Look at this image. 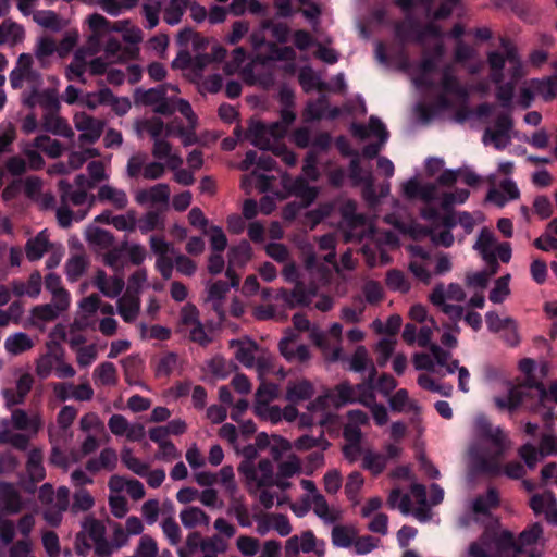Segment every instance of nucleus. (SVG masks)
Returning a JSON list of instances; mask_svg holds the SVG:
<instances>
[{"label":"nucleus","mask_w":557,"mask_h":557,"mask_svg":"<svg viewBox=\"0 0 557 557\" xmlns=\"http://www.w3.org/2000/svg\"><path fill=\"white\" fill-rule=\"evenodd\" d=\"M50 246L47 230L40 231L35 237L29 238L25 245L26 257L29 261H37L42 258Z\"/></svg>","instance_id":"obj_38"},{"label":"nucleus","mask_w":557,"mask_h":557,"mask_svg":"<svg viewBox=\"0 0 557 557\" xmlns=\"http://www.w3.org/2000/svg\"><path fill=\"white\" fill-rule=\"evenodd\" d=\"M473 248L479 251L483 260L490 265L498 267L495 252V237L492 231L486 227L482 228Z\"/></svg>","instance_id":"obj_26"},{"label":"nucleus","mask_w":557,"mask_h":557,"mask_svg":"<svg viewBox=\"0 0 557 557\" xmlns=\"http://www.w3.org/2000/svg\"><path fill=\"white\" fill-rule=\"evenodd\" d=\"M92 379L96 384L114 386L117 383L116 367L110 361L101 362L95 368Z\"/></svg>","instance_id":"obj_47"},{"label":"nucleus","mask_w":557,"mask_h":557,"mask_svg":"<svg viewBox=\"0 0 557 557\" xmlns=\"http://www.w3.org/2000/svg\"><path fill=\"white\" fill-rule=\"evenodd\" d=\"M327 406V399L325 396H319L313 401H311L307 409V412H304L299 416V424L302 428H309L313 424L324 425L326 420L324 418V411Z\"/></svg>","instance_id":"obj_23"},{"label":"nucleus","mask_w":557,"mask_h":557,"mask_svg":"<svg viewBox=\"0 0 557 557\" xmlns=\"http://www.w3.org/2000/svg\"><path fill=\"white\" fill-rule=\"evenodd\" d=\"M512 119L509 113L497 115L493 124L484 132L482 139H511Z\"/></svg>","instance_id":"obj_29"},{"label":"nucleus","mask_w":557,"mask_h":557,"mask_svg":"<svg viewBox=\"0 0 557 557\" xmlns=\"http://www.w3.org/2000/svg\"><path fill=\"white\" fill-rule=\"evenodd\" d=\"M22 102L24 106L34 109L40 107L45 110V114L57 113L60 109V99L55 89H37L32 94H22Z\"/></svg>","instance_id":"obj_13"},{"label":"nucleus","mask_w":557,"mask_h":557,"mask_svg":"<svg viewBox=\"0 0 557 557\" xmlns=\"http://www.w3.org/2000/svg\"><path fill=\"white\" fill-rule=\"evenodd\" d=\"M42 278L38 271L33 272L27 282L22 280H13L10 283L12 293L17 296H28L30 298H37L41 292Z\"/></svg>","instance_id":"obj_25"},{"label":"nucleus","mask_w":557,"mask_h":557,"mask_svg":"<svg viewBox=\"0 0 557 557\" xmlns=\"http://www.w3.org/2000/svg\"><path fill=\"white\" fill-rule=\"evenodd\" d=\"M10 421L3 419L0 424V445H11L13 448L25 451L29 446V436L24 433H12L9 429Z\"/></svg>","instance_id":"obj_33"},{"label":"nucleus","mask_w":557,"mask_h":557,"mask_svg":"<svg viewBox=\"0 0 557 557\" xmlns=\"http://www.w3.org/2000/svg\"><path fill=\"white\" fill-rule=\"evenodd\" d=\"M500 46L504 48L506 55H503L498 51H490L487 53V63L491 69L490 78L494 84H499L503 82L506 61H508L515 67L512 75L513 78L519 76L520 71V60L516 48L506 38L500 39Z\"/></svg>","instance_id":"obj_8"},{"label":"nucleus","mask_w":557,"mask_h":557,"mask_svg":"<svg viewBox=\"0 0 557 557\" xmlns=\"http://www.w3.org/2000/svg\"><path fill=\"white\" fill-rule=\"evenodd\" d=\"M87 260L84 255L72 256L65 264L66 277L70 282H76L86 271Z\"/></svg>","instance_id":"obj_63"},{"label":"nucleus","mask_w":557,"mask_h":557,"mask_svg":"<svg viewBox=\"0 0 557 557\" xmlns=\"http://www.w3.org/2000/svg\"><path fill=\"white\" fill-rule=\"evenodd\" d=\"M313 394L314 387L309 381L289 382L286 389V399L297 404L310 399Z\"/></svg>","instance_id":"obj_42"},{"label":"nucleus","mask_w":557,"mask_h":557,"mask_svg":"<svg viewBox=\"0 0 557 557\" xmlns=\"http://www.w3.org/2000/svg\"><path fill=\"white\" fill-rule=\"evenodd\" d=\"M88 26L92 30L94 35L90 37V40L94 37H100L107 35L111 32H123L126 25L129 24L128 21H117L113 25L101 14L94 13L87 18Z\"/></svg>","instance_id":"obj_27"},{"label":"nucleus","mask_w":557,"mask_h":557,"mask_svg":"<svg viewBox=\"0 0 557 557\" xmlns=\"http://www.w3.org/2000/svg\"><path fill=\"white\" fill-rule=\"evenodd\" d=\"M162 3L159 0H144L141 4V14L145 18L144 26L147 29H153L160 21Z\"/></svg>","instance_id":"obj_55"},{"label":"nucleus","mask_w":557,"mask_h":557,"mask_svg":"<svg viewBox=\"0 0 557 557\" xmlns=\"http://www.w3.org/2000/svg\"><path fill=\"white\" fill-rule=\"evenodd\" d=\"M106 525L102 521L86 517L82 522V530L75 536V552L78 556L86 557L91 545L89 539L94 543L95 554L99 557H110L112 555V545L106 537Z\"/></svg>","instance_id":"obj_5"},{"label":"nucleus","mask_w":557,"mask_h":557,"mask_svg":"<svg viewBox=\"0 0 557 557\" xmlns=\"http://www.w3.org/2000/svg\"><path fill=\"white\" fill-rule=\"evenodd\" d=\"M47 347L49 351L36 361L35 371L40 379H47L52 372L54 362L60 361L63 357V349L59 343L51 342Z\"/></svg>","instance_id":"obj_24"},{"label":"nucleus","mask_w":557,"mask_h":557,"mask_svg":"<svg viewBox=\"0 0 557 557\" xmlns=\"http://www.w3.org/2000/svg\"><path fill=\"white\" fill-rule=\"evenodd\" d=\"M396 37L401 41L413 40L424 46L428 38H440V30L433 25L420 26L416 22L401 23L396 26Z\"/></svg>","instance_id":"obj_12"},{"label":"nucleus","mask_w":557,"mask_h":557,"mask_svg":"<svg viewBox=\"0 0 557 557\" xmlns=\"http://www.w3.org/2000/svg\"><path fill=\"white\" fill-rule=\"evenodd\" d=\"M74 125L82 133L78 139H99L106 123L101 119L81 112L74 115Z\"/></svg>","instance_id":"obj_16"},{"label":"nucleus","mask_w":557,"mask_h":557,"mask_svg":"<svg viewBox=\"0 0 557 557\" xmlns=\"http://www.w3.org/2000/svg\"><path fill=\"white\" fill-rule=\"evenodd\" d=\"M350 132L357 139H388L389 137L386 125L376 115H371L367 124L352 123Z\"/></svg>","instance_id":"obj_15"},{"label":"nucleus","mask_w":557,"mask_h":557,"mask_svg":"<svg viewBox=\"0 0 557 557\" xmlns=\"http://www.w3.org/2000/svg\"><path fill=\"white\" fill-rule=\"evenodd\" d=\"M315 296V289H308L302 283H297L292 292L281 288L276 294V299L282 300L286 307L308 306Z\"/></svg>","instance_id":"obj_18"},{"label":"nucleus","mask_w":557,"mask_h":557,"mask_svg":"<svg viewBox=\"0 0 557 557\" xmlns=\"http://www.w3.org/2000/svg\"><path fill=\"white\" fill-rule=\"evenodd\" d=\"M355 535L352 528L335 525L331 532L332 544L335 547L347 548L352 545Z\"/></svg>","instance_id":"obj_64"},{"label":"nucleus","mask_w":557,"mask_h":557,"mask_svg":"<svg viewBox=\"0 0 557 557\" xmlns=\"http://www.w3.org/2000/svg\"><path fill=\"white\" fill-rule=\"evenodd\" d=\"M180 321L189 332V339L202 347H207L212 343L213 337L209 331L206 330L203 323L199 318V310L193 304L183 306L180 312Z\"/></svg>","instance_id":"obj_10"},{"label":"nucleus","mask_w":557,"mask_h":557,"mask_svg":"<svg viewBox=\"0 0 557 557\" xmlns=\"http://www.w3.org/2000/svg\"><path fill=\"white\" fill-rule=\"evenodd\" d=\"M176 106H174V110L176 109L185 119L187 122L186 129H183L181 132L182 139H197L194 134V128L197 123V117L191 109V106L188 101L184 99H178L175 101Z\"/></svg>","instance_id":"obj_49"},{"label":"nucleus","mask_w":557,"mask_h":557,"mask_svg":"<svg viewBox=\"0 0 557 557\" xmlns=\"http://www.w3.org/2000/svg\"><path fill=\"white\" fill-rule=\"evenodd\" d=\"M139 0H98L100 8L111 16H119L123 12L137 5Z\"/></svg>","instance_id":"obj_62"},{"label":"nucleus","mask_w":557,"mask_h":557,"mask_svg":"<svg viewBox=\"0 0 557 557\" xmlns=\"http://www.w3.org/2000/svg\"><path fill=\"white\" fill-rule=\"evenodd\" d=\"M178 91L177 87L172 85H159L153 88H138L135 91V101L144 106H153L154 111L161 114H171L174 111V101L166 97L168 89Z\"/></svg>","instance_id":"obj_9"},{"label":"nucleus","mask_w":557,"mask_h":557,"mask_svg":"<svg viewBox=\"0 0 557 557\" xmlns=\"http://www.w3.org/2000/svg\"><path fill=\"white\" fill-rule=\"evenodd\" d=\"M341 212L343 219L351 228L364 226L367 223L366 215L357 212V203L354 200H347L342 206Z\"/></svg>","instance_id":"obj_61"},{"label":"nucleus","mask_w":557,"mask_h":557,"mask_svg":"<svg viewBox=\"0 0 557 557\" xmlns=\"http://www.w3.org/2000/svg\"><path fill=\"white\" fill-rule=\"evenodd\" d=\"M440 87L442 92L436 97L432 106L418 103L414 107V113L421 124L430 123L434 117L451 108L448 96L459 101H466L468 99L467 88L459 83L450 65L443 67Z\"/></svg>","instance_id":"obj_3"},{"label":"nucleus","mask_w":557,"mask_h":557,"mask_svg":"<svg viewBox=\"0 0 557 557\" xmlns=\"http://www.w3.org/2000/svg\"><path fill=\"white\" fill-rule=\"evenodd\" d=\"M34 346L33 339L24 332H16L5 338L4 347L12 356L21 355Z\"/></svg>","instance_id":"obj_45"},{"label":"nucleus","mask_w":557,"mask_h":557,"mask_svg":"<svg viewBox=\"0 0 557 557\" xmlns=\"http://www.w3.org/2000/svg\"><path fill=\"white\" fill-rule=\"evenodd\" d=\"M244 460L238 466V472L246 480H257L255 459L258 456V448L255 445H247L243 449Z\"/></svg>","instance_id":"obj_50"},{"label":"nucleus","mask_w":557,"mask_h":557,"mask_svg":"<svg viewBox=\"0 0 557 557\" xmlns=\"http://www.w3.org/2000/svg\"><path fill=\"white\" fill-rule=\"evenodd\" d=\"M300 552L314 553L317 557H324L325 542L318 540L311 530L304 531L300 536H290L285 543V556L297 557Z\"/></svg>","instance_id":"obj_11"},{"label":"nucleus","mask_w":557,"mask_h":557,"mask_svg":"<svg viewBox=\"0 0 557 557\" xmlns=\"http://www.w3.org/2000/svg\"><path fill=\"white\" fill-rule=\"evenodd\" d=\"M227 548V542L220 535L214 534L212 536L205 537L200 550L202 553V557H218V555L224 554Z\"/></svg>","instance_id":"obj_57"},{"label":"nucleus","mask_w":557,"mask_h":557,"mask_svg":"<svg viewBox=\"0 0 557 557\" xmlns=\"http://www.w3.org/2000/svg\"><path fill=\"white\" fill-rule=\"evenodd\" d=\"M499 505V495L495 487H488L485 495H479L472 502V510L475 513L486 515L492 508Z\"/></svg>","instance_id":"obj_52"},{"label":"nucleus","mask_w":557,"mask_h":557,"mask_svg":"<svg viewBox=\"0 0 557 557\" xmlns=\"http://www.w3.org/2000/svg\"><path fill=\"white\" fill-rule=\"evenodd\" d=\"M189 5L188 0H170L163 11V20L170 25H177Z\"/></svg>","instance_id":"obj_53"},{"label":"nucleus","mask_w":557,"mask_h":557,"mask_svg":"<svg viewBox=\"0 0 557 557\" xmlns=\"http://www.w3.org/2000/svg\"><path fill=\"white\" fill-rule=\"evenodd\" d=\"M180 518L183 525L187 529H193L197 525H208L210 522L209 516L199 507H187L180 512Z\"/></svg>","instance_id":"obj_51"},{"label":"nucleus","mask_w":557,"mask_h":557,"mask_svg":"<svg viewBox=\"0 0 557 557\" xmlns=\"http://www.w3.org/2000/svg\"><path fill=\"white\" fill-rule=\"evenodd\" d=\"M361 466L372 475H380L387 466V457L384 454L368 449L363 453Z\"/></svg>","instance_id":"obj_48"},{"label":"nucleus","mask_w":557,"mask_h":557,"mask_svg":"<svg viewBox=\"0 0 557 557\" xmlns=\"http://www.w3.org/2000/svg\"><path fill=\"white\" fill-rule=\"evenodd\" d=\"M34 60L29 53H21L14 67L9 74L10 86L13 89L26 87L22 94H32L42 88V76L33 67Z\"/></svg>","instance_id":"obj_7"},{"label":"nucleus","mask_w":557,"mask_h":557,"mask_svg":"<svg viewBox=\"0 0 557 557\" xmlns=\"http://www.w3.org/2000/svg\"><path fill=\"white\" fill-rule=\"evenodd\" d=\"M11 422L14 429L18 431H30L34 434H36L42 425L39 414L29 417L23 409L12 410Z\"/></svg>","instance_id":"obj_36"},{"label":"nucleus","mask_w":557,"mask_h":557,"mask_svg":"<svg viewBox=\"0 0 557 557\" xmlns=\"http://www.w3.org/2000/svg\"><path fill=\"white\" fill-rule=\"evenodd\" d=\"M250 44L253 50L258 51L263 46L268 47L269 55L267 57L269 60L282 61L293 59L295 57V52L290 47H277L275 44L268 42L265 40V36L263 32H253L250 35Z\"/></svg>","instance_id":"obj_19"},{"label":"nucleus","mask_w":557,"mask_h":557,"mask_svg":"<svg viewBox=\"0 0 557 557\" xmlns=\"http://www.w3.org/2000/svg\"><path fill=\"white\" fill-rule=\"evenodd\" d=\"M364 484L362 474L358 471L351 472L347 476V481L344 487L345 494L352 506H357L360 503L359 493Z\"/></svg>","instance_id":"obj_56"},{"label":"nucleus","mask_w":557,"mask_h":557,"mask_svg":"<svg viewBox=\"0 0 557 557\" xmlns=\"http://www.w3.org/2000/svg\"><path fill=\"white\" fill-rule=\"evenodd\" d=\"M152 153L154 158L164 160L165 165L171 170H176L183 164L182 158L172 152L170 141H154Z\"/></svg>","instance_id":"obj_43"},{"label":"nucleus","mask_w":557,"mask_h":557,"mask_svg":"<svg viewBox=\"0 0 557 557\" xmlns=\"http://www.w3.org/2000/svg\"><path fill=\"white\" fill-rule=\"evenodd\" d=\"M256 147L262 151H272L275 156L280 157L282 161L288 165L296 164V156L293 151L288 150L284 141H251Z\"/></svg>","instance_id":"obj_41"},{"label":"nucleus","mask_w":557,"mask_h":557,"mask_svg":"<svg viewBox=\"0 0 557 557\" xmlns=\"http://www.w3.org/2000/svg\"><path fill=\"white\" fill-rule=\"evenodd\" d=\"M252 249L247 240H242L238 245L230 248L227 257L231 267L243 268L250 259Z\"/></svg>","instance_id":"obj_54"},{"label":"nucleus","mask_w":557,"mask_h":557,"mask_svg":"<svg viewBox=\"0 0 557 557\" xmlns=\"http://www.w3.org/2000/svg\"><path fill=\"white\" fill-rule=\"evenodd\" d=\"M46 289L52 294L53 301L58 302L59 309H67L70 294L62 286L61 277L55 273H49L45 277Z\"/></svg>","instance_id":"obj_35"},{"label":"nucleus","mask_w":557,"mask_h":557,"mask_svg":"<svg viewBox=\"0 0 557 557\" xmlns=\"http://www.w3.org/2000/svg\"><path fill=\"white\" fill-rule=\"evenodd\" d=\"M42 128L54 136H60L67 139H71L74 135L67 121L61 117L58 112L44 114Z\"/></svg>","instance_id":"obj_31"},{"label":"nucleus","mask_w":557,"mask_h":557,"mask_svg":"<svg viewBox=\"0 0 557 557\" xmlns=\"http://www.w3.org/2000/svg\"><path fill=\"white\" fill-rule=\"evenodd\" d=\"M282 182L283 187L290 195L299 198L304 207L310 206L319 195V189L314 186H310L304 176H297L296 178L284 176Z\"/></svg>","instance_id":"obj_14"},{"label":"nucleus","mask_w":557,"mask_h":557,"mask_svg":"<svg viewBox=\"0 0 557 557\" xmlns=\"http://www.w3.org/2000/svg\"><path fill=\"white\" fill-rule=\"evenodd\" d=\"M519 197L520 190L517 184L512 180L506 178L500 182L499 189L494 187L488 189L486 200L502 208L509 200H517Z\"/></svg>","instance_id":"obj_22"},{"label":"nucleus","mask_w":557,"mask_h":557,"mask_svg":"<svg viewBox=\"0 0 557 557\" xmlns=\"http://www.w3.org/2000/svg\"><path fill=\"white\" fill-rule=\"evenodd\" d=\"M280 101L284 106L281 110V120L264 123L251 120L247 129V139H284L290 125L296 119L293 110V92L287 87L280 90Z\"/></svg>","instance_id":"obj_4"},{"label":"nucleus","mask_w":557,"mask_h":557,"mask_svg":"<svg viewBox=\"0 0 557 557\" xmlns=\"http://www.w3.org/2000/svg\"><path fill=\"white\" fill-rule=\"evenodd\" d=\"M228 11L234 16H239L245 13L258 15L263 13V5L258 0H232L228 5Z\"/></svg>","instance_id":"obj_59"},{"label":"nucleus","mask_w":557,"mask_h":557,"mask_svg":"<svg viewBox=\"0 0 557 557\" xmlns=\"http://www.w3.org/2000/svg\"><path fill=\"white\" fill-rule=\"evenodd\" d=\"M228 292V283L222 280L215 281L207 286L206 301L211 304L212 310L218 314L221 321L225 319L223 302Z\"/></svg>","instance_id":"obj_21"},{"label":"nucleus","mask_w":557,"mask_h":557,"mask_svg":"<svg viewBox=\"0 0 557 557\" xmlns=\"http://www.w3.org/2000/svg\"><path fill=\"white\" fill-rule=\"evenodd\" d=\"M60 199L63 205L72 203L73 206H82L87 200V190L74 189L73 185L66 180H60L58 183Z\"/></svg>","instance_id":"obj_40"},{"label":"nucleus","mask_w":557,"mask_h":557,"mask_svg":"<svg viewBox=\"0 0 557 557\" xmlns=\"http://www.w3.org/2000/svg\"><path fill=\"white\" fill-rule=\"evenodd\" d=\"M136 133L139 137H149L150 139H161L164 131V123L158 116L144 117L135 124Z\"/></svg>","instance_id":"obj_37"},{"label":"nucleus","mask_w":557,"mask_h":557,"mask_svg":"<svg viewBox=\"0 0 557 557\" xmlns=\"http://www.w3.org/2000/svg\"><path fill=\"white\" fill-rule=\"evenodd\" d=\"M98 199L101 202H110L115 209L126 208L128 198L123 189H117L111 185H102L98 190Z\"/></svg>","instance_id":"obj_44"},{"label":"nucleus","mask_w":557,"mask_h":557,"mask_svg":"<svg viewBox=\"0 0 557 557\" xmlns=\"http://www.w3.org/2000/svg\"><path fill=\"white\" fill-rule=\"evenodd\" d=\"M116 305L117 313L126 323H132L137 319L140 311L139 297L126 294L123 297L119 298Z\"/></svg>","instance_id":"obj_39"},{"label":"nucleus","mask_w":557,"mask_h":557,"mask_svg":"<svg viewBox=\"0 0 557 557\" xmlns=\"http://www.w3.org/2000/svg\"><path fill=\"white\" fill-rule=\"evenodd\" d=\"M25 32L22 25L4 20L0 24V46L8 45L14 47L24 40Z\"/></svg>","instance_id":"obj_34"},{"label":"nucleus","mask_w":557,"mask_h":557,"mask_svg":"<svg viewBox=\"0 0 557 557\" xmlns=\"http://www.w3.org/2000/svg\"><path fill=\"white\" fill-rule=\"evenodd\" d=\"M116 465H117L116 451L111 447H107L100 451L98 458L89 459L86 462L85 468L87 471L96 473L102 469L112 471L115 469Z\"/></svg>","instance_id":"obj_32"},{"label":"nucleus","mask_w":557,"mask_h":557,"mask_svg":"<svg viewBox=\"0 0 557 557\" xmlns=\"http://www.w3.org/2000/svg\"><path fill=\"white\" fill-rule=\"evenodd\" d=\"M0 505L5 513L14 515L21 511L23 507L22 497L18 491L10 483L0 485Z\"/></svg>","instance_id":"obj_28"},{"label":"nucleus","mask_w":557,"mask_h":557,"mask_svg":"<svg viewBox=\"0 0 557 557\" xmlns=\"http://www.w3.org/2000/svg\"><path fill=\"white\" fill-rule=\"evenodd\" d=\"M536 363L533 359L524 358L519 362V370L524 374L521 383L507 382V393L504 396H495L494 404L499 410L513 412L519 407L528 410H536L547 397L544 384L534 375Z\"/></svg>","instance_id":"obj_2"},{"label":"nucleus","mask_w":557,"mask_h":557,"mask_svg":"<svg viewBox=\"0 0 557 557\" xmlns=\"http://www.w3.org/2000/svg\"><path fill=\"white\" fill-rule=\"evenodd\" d=\"M376 376V369L374 364H371L370 372L364 382L356 385L357 392V401L364 405L371 406V404L375 400L374 395V381Z\"/></svg>","instance_id":"obj_46"},{"label":"nucleus","mask_w":557,"mask_h":557,"mask_svg":"<svg viewBox=\"0 0 557 557\" xmlns=\"http://www.w3.org/2000/svg\"><path fill=\"white\" fill-rule=\"evenodd\" d=\"M44 454L41 448H32L27 455L26 473L28 479L34 483H39L46 478V469L44 467Z\"/></svg>","instance_id":"obj_30"},{"label":"nucleus","mask_w":557,"mask_h":557,"mask_svg":"<svg viewBox=\"0 0 557 557\" xmlns=\"http://www.w3.org/2000/svg\"><path fill=\"white\" fill-rule=\"evenodd\" d=\"M94 285L106 297L115 298L122 293L125 282L122 273H115L113 277H108L103 270H98L94 278Z\"/></svg>","instance_id":"obj_20"},{"label":"nucleus","mask_w":557,"mask_h":557,"mask_svg":"<svg viewBox=\"0 0 557 557\" xmlns=\"http://www.w3.org/2000/svg\"><path fill=\"white\" fill-rule=\"evenodd\" d=\"M532 86L536 96L544 100H550L557 94V75L542 79H532Z\"/></svg>","instance_id":"obj_58"},{"label":"nucleus","mask_w":557,"mask_h":557,"mask_svg":"<svg viewBox=\"0 0 557 557\" xmlns=\"http://www.w3.org/2000/svg\"><path fill=\"white\" fill-rule=\"evenodd\" d=\"M444 54V45L437 40L433 47L432 53L424 52L420 62L411 65L406 59L401 69L409 70L412 67L411 81L412 84L420 90L431 89L435 86L432 78V73L436 67L437 62Z\"/></svg>","instance_id":"obj_6"},{"label":"nucleus","mask_w":557,"mask_h":557,"mask_svg":"<svg viewBox=\"0 0 557 557\" xmlns=\"http://www.w3.org/2000/svg\"><path fill=\"white\" fill-rule=\"evenodd\" d=\"M493 546L499 554L513 553L517 556L521 553V547L518 545V541L515 540L513 534L509 531H503L494 541Z\"/></svg>","instance_id":"obj_60"},{"label":"nucleus","mask_w":557,"mask_h":557,"mask_svg":"<svg viewBox=\"0 0 557 557\" xmlns=\"http://www.w3.org/2000/svg\"><path fill=\"white\" fill-rule=\"evenodd\" d=\"M465 299L466 293L458 283H450L447 286L444 283H437L429 295L432 305H443L448 300L462 302Z\"/></svg>","instance_id":"obj_17"},{"label":"nucleus","mask_w":557,"mask_h":557,"mask_svg":"<svg viewBox=\"0 0 557 557\" xmlns=\"http://www.w3.org/2000/svg\"><path fill=\"white\" fill-rule=\"evenodd\" d=\"M473 435L469 451L476 469L493 476L499 475V459L510 446L507 434L500 426H493L484 414H479L474 419Z\"/></svg>","instance_id":"obj_1"}]
</instances>
